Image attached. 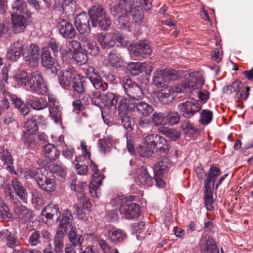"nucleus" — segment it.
I'll use <instances>...</instances> for the list:
<instances>
[{
    "instance_id": "obj_1",
    "label": "nucleus",
    "mask_w": 253,
    "mask_h": 253,
    "mask_svg": "<svg viewBox=\"0 0 253 253\" xmlns=\"http://www.w3.org/2000/svg\"><path fill=\"white\" fill-rule=\"evenodd\" d=\"M135 197L130 196L126 197H117L112 201L113 206L118 210L121 214L127 219L137 218L140 215V207L138 204L133 203Z\"/></svg>"
},
{
    "instance_id": "obj_2",
    "label": "nucleus",
    "mask_w": 253,
    "mask_h": 253,
    "mask_svg": "<svg viewBox=\"0 0 253 253\" xmlns=\"http://www.w3.org/2000/svg\"><path fill=\"white\" fill-rule=\"evenodd\" d=\"M24 176L27 179H34L39 187L45 192L50 193L56 188L54 179L48 176V171L44 169H37L34 170L27 169L24 172Z\"/></svg>"
},
{
    "instance_id": "obj_3",
    "label": "nucleus",
    "mask_w": 253,
    "mask_h": 253,
    "mask_svg": "<svg viewBox=\"0 0 253 253\" xmlns=\"http://www.w3.org/2000/svg\"><path fill=\"white\" fill-rule=\"evenodd\" d=\"M88 14L93 27L99 26L103 30H107L110 27L111 21L102 5L92 6L88 10Z\"/></svg>"
},
{
    "instance_id": "obj_4",
    "label": "nucleus",
    "mask_w": 253,
    "mask_h": 253,
    "mask_svg": "<svg viewBox=\"0 0 253 253\" xmlns=\"http://www.w3.org/2000/svg\"><path fill=\"white\" fill-rule=\"evenodd\" d=\"M205 84L204 80L200 76H186L181 84L174 86V90L177 93H185L188 91H195Z\"/></svg>"
},
{
    "instance_id": "obj_5",
    "label": "nucleus",
    "mask_w": 253,
    "mask_h": 253,
    "mask_svg": "<svg viewBox=\"0 0 253 253\" xmlns=\"http://www.w3.org/2000/svg\"><path fill=\"white\" fill-rule=\"evenodd\" d=\"M250 90V87L245 86L241 82L238 81L233 82L223 88V91L226 94H230L236 92V99L239 101L246 100L249 95Z\"/></svg>"
},
{
    "instance_id": "obj_6",
    "label": "nucleus",
    "mask_w": 253,
    "mask_h": 253,
    "mask_svg": "<svg viewBox=\"0 0 253 253\" xmlns=\"http://www.w3.org/2000/svg\"><path fill=\"white\" fill-rule=\"evenodd\" d=\"M126 94L131 99L129 100L141 99L143 92L140 85L129 78H124L122 81Z\"/></svg>"
},
{
    "instance_id": "obj_7",
    "label": "nucleus",
    "mask_w": 253,
    "mask_h": 253,
    "mask_svg": "<svg viewBox=\"0 0 253 253\" xmlns=\"http://www.w3.org/2000/svg\"><path fill=\"white\" fill-rule=\"evenodd\" d=\"M29 86L31 91L38 94H45L48 91L47 85L44 84L43 78L39 71L32 72L29 79Z\"/></svg>"
},
{
    "instance_id": "obj_8",
    "label": "nucleus",
    "mask_w": 253,
    "mask_h": 253,
    "mask_svg": "<svg viewBox=\"0 0 253 253\" xmlns=\"http://www.w3.org/2000/svg\"><path fill=\"white\" fill-rule=\"evenodd\" d=\"M127 99L124 98L119 102L118 107V115L122 122V125L124 128L128 131L133 129L134 126L133 119L128 115L130 110L127 106Z\"/></svg>"
},
{
    "instance_id": "obj_9",
    "label": "nucleus",
    "mask_w": 253,
    "mask_h": 253,
    "mask_svg": "<svg viewBox=\"0 0 253 253\" xmlns=\"http://www.w3.org/2000/svg\"><path fill=\"white\" fill-rule=\"evenodd\" d=\"M202 106L198 102L186 101L185 102L180 103L177 106V109L182 116L185 118H190L195 113L199 112Z\"/></svg>"
},
{
    "instance_id": "obj_10",
    "label": "nucleus",
    "mask_w": 253,
    "mask_h": 253,
    "mask_svg": "<svg viewBox=\"0 0 253 253\" xmlns=\"http://www.w3.org/2000/svg\"><path fill=\"white\" fill-rule=\"evenodd\" d=\"M24 61L31 67H37L40 59V48L37 44H31L22 53Z\"/></svg>"
},
{
    "instance_id": "obj_11",
    "label": "nucleus",
    "mask_w": 253,
    "mask_h": 253,
    "mask_svg": "<svg viewBox=\"0 0 253 253\" xmlns=\"http://www.w3.org/2000/svg\"><path fill=\"white\" fill-rule=\"evenodd\" d=\"M127 106L131 112H136L143 117L149 116L154 111L153 107L144 101H133L127 99Z\"/></svg>"
},
{
    "instance_id": "obj_12",
    "label": "nucleus",
    "mask_w": 253,
    "mask_h": 253,
    "mask_svg": "<svg viewBox=\"0 0 253 253\" xmlns=\"http://www.w3.org/2000/svg\"><path fill=\"white\" fill-rule=\"evenodd\" d=\"M160 135L157 134H151L147 135L145 138L144 145L141 150L143 154H141V157H149L154 153L156 149V144L159 141Z\"/></svg>"
},
{
    "instance_id": "obj_13",
    "label": "nucleus",
    "mask_w": 253,
    "mask_h": 253,
    "mask_svg": "<svg viewBox=\"0 0 253 253\" xmlns=\"http://www.w3.org/2000/svg\"><path fill=\"white\" fill-rule=\"evenodd\" d=\"M78 75L72 68L62 70L60 72L58 77L59 84L63 88L68 89Z\"/></svg>"
},
{
    "instance_id": "obj_14",
    "label": "nucleus",
    "mask_w": 253,
    "mask_h": 253,
    "mask_svg": "<svg viewBox=\"0 0 253 253\" xmlns=\"http://www.w3.org/2000/svg\"><path fill=\"white\" fill-rule=\"evenodd\" d=\"M41 237L48 242L51 241L52 235L46 230H42L41 232L39 230L33 231L28 239V242L31 247H36L41 243Z\"/></svg>"
},
{
    "instance_id": "obj_15",
    "label": "nucleus",
    "mask_w": 253,
    "mask_h": 253,
    "mask_svg": "<svg viewBox=\"0 0 253 253\" xmlns=\"http://www.w3.org/2000/svg\"><path fill=\"white\" fill-rule=\"evenodd\" d=\"M75 25L80 34H87L90 33L91 27L89 19L85 13H80L76 16Z\"/></svg>"
},
{
    "instance_id": "obj_16",
    "label": "nucleus",
    "mask_w": 253,
    "mask_h": 253,
    "mask_svg": "<svg viewBox=\"0 0 253 253\" xmlns=\"http://www.w3.org/2000/svg\"><path fill=\"white\" fill-rule=\"evenodd\" d=\"M87 188V185L86 182H82L78 184L72 183L71 185V189L77 192L76 195L78 200L83 202V206H85L87 209L90 208L91 205L88 198L85 195L84 191Z\"/></svg>"
},
{
    "instance_id": "obj_17",
    "label": "nucleus",
    "mask_w": 253,
    "mask_h": 253,
    "mask_svg": "<svg viewBox=\"0 0 253 253\" xmlns=\"http://www.w3.org/2000/svg\"><path fill=\"white\" fill-rule=\"evenodd\" d=\"M86 77L90 81L94 87L97 89L105 91L108 88V84L104 82L101 77L98 76L92 67H89L86 71Z\"/></svg>"
},
{
    "instance_id": "obj_18",
    "label": "nucleus",
    "mask_w": 253,
    "mask_h": 253,
    "mask_svg": "<svg viewBox=\"0 0 253 253\" xmlns=\"http://www.w3.org/2000/svg\"><path fill=\"white\" fill-rule=\"evenodd\" d=\"M24 49V45L22 42L19 41L12 44L7 49L6 58L12 61H16L22 54Z\"/></svg>"
},
{
    "instance_id": "obj_19",
    "label": "nucleus",
    "mask_w": 253,
    "mask_h": 253,
    "mask_svg": "<svg viewBox=\"0 0 253 253\" xmlns=\"http://www.w3.org/2000/svg\"><path fill=\"white\" fill-rule=\"evenodd\" d=\"M131 53L136 56L144 57L145 55H149L152 49L146 42L135 43L131 45Z\"/></svg>"
},
{
    "instance_id": "obj_20",
    "label": "nucleus",
    "mask_w": 253,
    "mask_h": 253,
    "mask_svg": "<svg viewBox=\"0 0 253 253\" xmlns=\"http://www.w3.org/2000/svg\"><path fill=\"white\" fill-rule=\"evenodd\" d=\"M60 34L65 39L74 38L76 35L75 29L72 24L65 21L62 20L58 25Z\"/></svg>"
},
{
    "instance_id": "obj_21",
    "label": "nucleus",
    "mask_w": 253,
    "mask_h": 253,
    "mask_svg": "<svg viewBox=\"0 0 253 253\" xmlns=\"http://www.w3.org/2000/svg\"><path fill=\"white\" fill-rule=\"evenodd\" d=\"M136 176L135 182L140 186L149 185L151 177L148 173L147 169L143 166L138 167L136 170Z\"/></svg>"
},
{
    "instance_id": "obj_22",
    "label": "nucleus",
    "mask_w": 253,
    "mask_h": 253,
    "mask_svg": "<svg viewBox=\"0 0 253 253\" xmlns=\"http://www.w3.org/2000/svg\"><path fill=\"white\" fill-rule=\"evenodd\" d=\"M59 209L58 205L49 204L44 207L41 214L47 219L55 220L56 221H58L61 215Z\"/></svg>"
},
{
    "instance_id": "obj_23",
    "label": "nucleus",
    "mask_w": 253,
    "mask_h": 253,
    "mask_svg": "<svg viewBox=\"0 0 253 253\" xmlns=\"http://www.w3.org/2000/svg\"><path fill=\"white\" fill-rule=\"evenodd\" d=\"M106 234L107 239L115 244L122 242L126 237V233L122 230L115 227H110Z\"/></svg>"
},
{
    "instance_id": "obj_24",
    "label": "nucleus",
    "mask_w": 253,
    "mask_h": 253,
    "mask_svg": "<svg viewBox=\"0 0 253 253\" xmlns=\"http://www.w3.org/2000/svg\"><path fill=\"white\" fill-rule=\"evenodd\" d=\"M116 37L115 33H109L104 35L101 33L98 35L97 40L102 48L108 49L115 45Z\"/></svg>"
},
{
    "instance_id": "obj_25",
    "label": "nucleus",
    "mask_w": 253,
    "mask_h": 253,
    "mask_svg": "<svg viewBox=\"0 0 253 253\" xmlns=\"http://www.w3.org/2000/svg\"><path fill=\"white\" fill-rule=\"evenodd\" d=\"M11 16L13 32L15 34L23 32L28 25L27 19L21 15H14L12 14Z\"/></svg>"
},
{
    "instance_id": "obj_26",
    "label": "nucleus",
    "mask_w": 253,
    "mask_h": 253,
    "mask_svg": "<svg viewBox=\"0 0 253 253\" xmlns=\"http://www.w3.org/2000/svg\"><path fill=\"white\" fill-rule=\"evenodd\" d=\"M69 240L70 244H67L72 247H79L80 250H82V245L84 241V239L82 235L77 233V228L72 226L71 230L68 235Z\"/></svg>"
},
{
    "instance_id": "obj_27",
    "label": "nucleus",
    "mask_w": 253,
    "mask_h": 253,
    "mask_svg": "<svg viewBox=\"0 0 253 253\" xmlns=\"http://www.w3.org/2000/svg\"><path fill=\"white\" fill-rule=\"evenodd\" d=\"M0 159L3 162L4 166H6L7 169L12 173L13 171V159L8 149L0 147Z\"/></svg>"
},
{
    "instance_id": "obj_28",
    "label": "nucleus",
    "mask_w": 253,
    "mask_h": 253,
    "mask_svg": "<svg viewBox=\"0 0 253 253\" xmlns=\"http://www.w3.org/2000/svg\"><path fill=\"white\" fill-rule=\"evenodd\" d=\"M67 232L57 230L53 238V250L55 253H62L64 250V239Z\"/></svg>"
},
{
    "instance_id": "obj_29",
    "label": "nucleus",
    "mask_w": 253,
    "mask_h": 253,
    "mask_svg": "<svg viewBox=\"0 0 253 253\" xmlns=\"http://www.w3.org/2000/svg\"><path fill=\"white\" fill-rule=\"evenodd\" d=\"M220 174L219 168L213 165L211 166L209 169L208 175L204 181L205 187L213 188L217 176Z\"/></svg>"
},
{
    "instance_id": "obj_30",
    "label": "nucleus",
    "mask_w": 253,
    "mask_h": 253,
    "mask_svg": "<svg viewBox=\"0 0 253 253\" xmlns=\"http://www.w3.org/2000/svg\"><path fill=\"white\" fill-rule=\"evenodd\" d=\"M1 235L6 240V245L8 248H14L20 245V242L14 234L6 229L1 231Z\"/></svg>"
},
{
    "instance_id": "obj_31",
    "label": "nucleus",
    "mask_w": 253,
    "mask_h": 253,
    "mask_svg": "<svg viewBox=\"0 0 253 253\" xmlns=\"http://www.w3.org/2000/svg\"><path fill=\"white\" fill-rule=\"evenodd\" d=\"M127 0H120L118 4H115L111 8V13L114 16L122 14H126L129 11V6L127 4Z\"/></svg>"
},
{
    "instance_id": "obj_32",
    "label": "nucleus",
    "mask_w": 253,
    "mask_h": 253,
    "mask_svg": "<svg viewBox=\"0 0 253 253\" xmlns=\"http://www.w3.org/2000/svg\"><path fill=\"white\" fill-rule=\"evenodd\" d=\"M43 152L46 158L49 161H55L59 158L60 152L58 150L56 147L53 144L48 143L43 146Z\"/></svg>"
},
{
    "instance_id": "obj_33",
    "label": "nucleus",
    "mask_w": 253,
    "mask_h": 253,
    "mask_svg": "<svg viewBox=\"0 0 253 253\" xmlns=\"http://www.w3.org/2000/svg\"><path fill=\"white\" fill-rule=\"evenodd\" d=\"M118 100L119 96L116 94L108 92L104 95V106H107L112 111L116 110Z\"/></svg>"
},
{
    "instance_id": "obj_34",
    "label": "nucleus",
    "mask_w": 253,
    "mask_h": 253,
    "mask_svg": "<svg viewBox=\"0 0 253 253\" xmlns=\"http://www.w3.org/2000/svg\"><path fill=\"white\" fill-rule=\"evenodd\" d=\"M49 111L50 116L55 123H61V107L58 103L53 102L49 104Z\"/></svg>"
},
{
    "instance_id": "obj_35",
    "label": "nucleus",
    "mask_w": 253,
    "mask_h": 253,
    "mask_svg": "<svg viewBox=\"0 0 253 253\" xmlns=\"http://www.w3.org/2000/svg\"><path fill=\"white\" fill-rule=\"evenodd\" d=\"M15 108H17L20 112L24 116H26L30 112V109L27 104H24L20 98L15 95H9Z\"/></svg>"
},
{
    "instance_id": "obj_36",
    "label": "nucleus",
    "mask_w": 253,
    "mask_h": 253,
    "mask_svg": "<svg viewBox=\"0 0 253 253\" xmlns=\"http://www.w3.org/2000/svg\"><path fill=\"white\" fill-rule=\"evenodd\" d=\"M11 185L16 194L20 199L22 200H26L27 199V193L26 190L17 178H14L12 180Z\"/></svg>"
},
{
    "instance_id": "obj_37",
    "label": "nucleus",
    "mask_w": 253,
    "mask_h": 253,
    "mask_svg": "<svg viewBox=\"0 0 253 253\" xmlns=\"http://www.w3.org/2000/svg\"><path fill=\"white\" fill-rule=\"evenodd\" d=\"M72 219L73 216L71 211L67 209L65 210L63 212L61 219L57 227V230L67 232V225L70 222Z\"/></svg>"
},
{
    "instance_id": "obj_38",
    "label": "nucleus",
    "mask_w": 253,
    "mask_h": 253,
    "mask_svg": "<svg viewBox=\"0 0 253 253\" xmlns=\"http://www.w3.org/2000/svg\"><path fill=\"white\" fill-rule=\"evenodd\" d=\"M55 59L51 56L50 51L43 48L42 54V64L46 68H51L54 65Z\"/></svg>"
},
{
    "instance_id": "obj_39",
    "label": "nucleus",
    "mask_w": 253,
    "mask_h": 253,
    "mask_svg": "<svg viewBox=\"0 0 253 253\" xmlns=\"http://www.w3.org/2000/svg\"><path fill=\"white\" fill-rule=\"evenodd\" d=\"M153 83L158 88L165 87L167 86V84L168 82L166 80L162 70H157L154 73Z\"/></svg>"
},
{
    "instance_id": "obj_40",
    "label": "nucleus",
    "mask_w": 253,
    "mask_h": 253,
    "mask_svg": "<svg viewBox=\"0 0 253 253\" xmlns=\"http://www.w3.org/2000/svg\"><path fill=\"white\" fill-rule=\"evenodd\" d=\"M29 104L34 109L37 110L43 109L47 106V102L43 97L31 99Z\"/></svg>"
},
{
    "instance_id": "obj_41",
    "label": "nucleus",
    "mask_w": 253,
    "mask_h": 253,
    "mask_svg": "<svg viewBox=\"0 0 253 253\" xmlns=\"http://www.w3.org/2000/svg\"><path fill=\"white\" fill-rule=\"evenodd\" d=\"M129 12L131 13L132 19L134 21L138 24L142 22L143 16L142 13L141 8L138 5L132 7L131 5L129 6Z\"/></svg>"
},
{
    "instance_id": "obj_42",
    "label": "nucleus",
    "mask_w": 253,
    "mask_h": 253,
    "mask_svg": "<svg viewBox=\"0 0 253 253\" xmlns=\"http://www.w3.org/2000/svg\"><path fill=\"white\" fill-rule=\"evenodd\" d=\"M212 189V188L205 187V205L209 211H212L213 209L212 206L213 203Z\"/></svg>"
},
{
    "instance_id": "obj_43",
    "label": "nucleus",
    "mask_w": 253,
    "mask_h": 253,
    "mask_svg": "<svg viewBox=\"0 0 253 253\" xmlns=\"http://www.w3.org/2000/svg\"><path fill=\"white\" fill-rule=\"evenodd\" d=\"M83 43L84 46L86 48L85 50H87L90 55L96 56L99 53V47L94 42L86 39L83 42Z\"/></svg>"
},
{
    "instance_id": "obj_44",
    "label": "nucleus",
    "mask_w": 253,
    "mask_h": 253,
    "mask_svg": "<svg viewBox=\"0 0 253 253\" xmlns=\"http://www.w3.org/2000/svg\"><path fill=\"white\" fill-rule=\"evenodd\" d=\"M83 158L82 156H77L74 162L77 173L80 175L85 174L87 172V167L82 162Z\"/></svg>"
},
{
    "instance_id": "obj_45",
    "label": "nucleus",
    "mask_w": 253,
    "mask_h": 253,
    "mask_svg": "<svg viewBox=\"0 0 253 253\" xmlns=\"http://www.w3.org/2000/svg\"><path fill=\"white\" fill-rule=\"evenodd\" d=\"M14 78L19 85L26 86L27 84L29 85L30 78L24 71H19L14 76Z\"/></svg>"
},
{
    "instance_id": "obj_46",
    "label": "nucleus",
    "mask_w": 253,
    "mask_h": 253,
    "mask_svg": "<svg viewBox=\"0 0 253 253\" xmlns=\"http://www.w3.org/2000/svg\"><path fill=\"white\" fill-rule=\"evenodd\" d=\"M14 213L19 218L26 221L29 218V210L23 205H17L14 208Z\"/></svg>"
},
{
    "instance_id": "obj_47",
    "label": "nucleus",
    "mask_w": 253,
    "mask_h": 253,
    "mask_svg": "<svg viewBox=\"0 0 253 253\" xmlns=\"http://www.w3.org/2000/svg\"><path fill=\"white\" fill-rule=\"evenodd\" d=\"M73 58L81 65L86 63L88 60L86 51L82 49L74 52L73 54Z\"/></svg>"
},
{
    "instance_id": "obj_48",
    "label": "nucleus",
    "mask_w": 253,
    "mask_h": 253,
    "mask_svg": "<svg viewBox=\"0 0 253 253\" xmlns=\"http://www.w3.org/2000/svg\"><path fill=\"white\" fill-rule=\"evenodd\" d=\"M160 130L163 134L173 141L177 140L180 136V133L174 129L161 127L160 128Z\"/></svg>"
},
{
    "instance_id": "obj_49",
    "label": "nucleus",
    "mask_w": 253,
    "mask_h": 253,
    "mask_svg": "<svg viewBox=\"0 0 253 253\" xmlns=\"http://www.w3.org/2000/svg\"><path fill=\"white\" fill-rule=\"evenodd\" d=\"M170 165V162L168 158H162L155 165V170L162 173L167 170Z\"/></svg>"
},
{
    "instance_id": "obj_50",
    "label": "nucleus",
    "mask_w": 253,
    "mask_h": 253,
    "mask_svg": "<svg viewBox=\"0 0 253 253\" xmlns=\"http://www.w3.org/2000/svg\"><path fill=\"white\" fill-rule=\"evenodd\" d=\"M37 116L33 117L32 118L29 119L24 123V127L26 129V131L28 134H32L38 129V126L35 121H36Z\"/></svg>"
},
{
    "instance_id": "obj_51",
    "label": "nucleus",
    "mask_w": 253,
    "mask_h": 253,
    "mask_svg": "<svg viewBox=\"0 0 253 253\" xmlns=\"http://www.w3.org/2000/svg\"><path fill=\"white\" fill-rule=\"evenodd\" d=\"M91 101L92 104L100 109L104 106V95L102 96L100 91H96L92 93Z\"/></svg>"
},
{
    "instance_id": "obj_52",
    "label": "nucleus",
    "mask_w": 253,
    "mask_h": 253,
    "mask_svg": "<svg viewBox=\"0 0 253 253\" xmlns=\"http://www.w3.org/2000/svg\"><path fill=\"white\" fill-rule=\"evenodd\" d=\"M107 60L113 67L117 68L121 66V57L119 54L114 51H111L109 52Z\"/></svg>"
},
{
    "instance_id": "obj_53",
    "label": "nucleus",
    "mask_w": 253,
    "mask_h": 253,
    "mask_svg": "<svg viewBox=\"0 0 253 253\" xmlns=\"http://www.w3.org/2000/svg\"><path fill=\"white\" fill-rule=\"evenodd\" d=\"M162 70L164 72L166 80L168 82L170 81L176 80L180 78L179 73L174 69H166Z\"/></svg>"
},
{
    "instance_id": "obj_54",
    "label": "nucleus",
    "mask_w": 253,
    "mask_h": 253,
    "mask_svg": "<svg viewBox=\"0 0 253 253\" xmlns=\"http://www.w3.org/2000/svg\"><path fill=\"white\" fill-rule=\"evenodd\" d=\"M90 168L92 169L93 172H94L92 174L93 182L97 185H100L102 183V181L104 178V176L97 172L98 169L97 166L92 161H91L90 163Z\"/></svg>"
},
{
    "instance_id": "obj_55",
    "label": "nucleus",
    "mask_w": 253,
    "mask_h": 253,
    "mask_svg": "<svg viewBox=\"0 0 253 253\" xmlns=\"http://www.w3.org/2000/svg\"><path fill=\"white\" fill-rule=\"evenodd\" d=\"M85 235L87 237V240H90L93 242H96L100 237L97 234L96 229L92 226H87L85 227Z\"/></svg>"
},
{
    "instance_id": "obj_56",
    "label": "nucleus",
    "mask_w": 253,
    "mask_h": 253,
    "mask_svg": "<svg viewBox=\"0 0 253 253\" xmlns=\"http://www.w3.org/2000/svg\"><path fill=\"white\" fill-rule=\"evenodd\" d=\"M201 114V119L200 122L201 124L207 125L209 124L212 119V113L208 110H203L202 111Z\"/></svg>"
},
{
    "instance_id": "obj_57",
    "label": "nucleus",
    "mask_w": 253,
    "mask_h": 253,
    "mask_svg": "<svg viewBox=\"0 0 253 253\" xmlns=\"http://www.w3.org/2000/svg\"><path fill=\"white\" fill-rule=\"evenodd\" d=\"M219 251L212 239H209L206 244L205 249L202 253H218Z\"/></svg>"
},
{
    "instance_id": "obj_58",
    "label": "nucleus",
    "mask_w": 253,
    "mask_h": 253,
    "mask_svg": "<svg viewBox=\"0 0 253 253\" xmlns=\"http://www.w3.org/2000/svg\"><path fill=\"white\" fill-rule=\"evenodd\" d=\"M72 84V87L74 91L79 94H82L84 91V88L83 82L80 79V76L78 75Z\"/></svg>"
},
{
    "instance_id": "obj_59",
    "label": "nucleus",
    "mask_w": 253,
    "mask_h": 253,
    "mask_svg": "<svg viewBox=\"0 0 253 253\" xmlns=\"http://www.w3.org/2000/svg\"><path fill=\"white\" fill-rule=\"evenodd\" d=\"M166 117L168 123L171 125L178 124L181 118L180 115L176 112L168 113Z\"/></svg>"
},
{
    "instance_id": "obj_60",
    "label": "nucleus",
    "mask_w": 253,
    "mask_h": 253,
    "mask_svg": "<svg viewBox=\"0 0 253 253\" xmlns=\"http://www.w3.org/2000/svg\"><path fill=\"white\" fill-rule=\"evenodd\" d=\"M195 93L197 95L200 100L203 103H205L210 97V93L206 89L201 88V86L199 87L195 91Z\"/></svg>"
},
{
    "instance_id": "obj_61",
    "label": "nucleus",
    "mask_w": 253,
    "mask_h": 253,
    "mask_svg": "<svg viewBox=\"0 0 253 253\" xmlns=\"http://www.w3.org/2000/svg\"><path fill=\"white\" fill-rule=\"evenodd\" d=\"M23 139L25 146L28 149L34 150L37 148V142L33 136L26 135Z\"/></svg>"
},
{
    "instance_id": "obj_62",
    "label": "nucleus",
    "mask_w": 253,
    "mask_h": 253,
    "mask_svg": "<svg viewBox=\"0 0 253 253\" xmlns=\"http://www.w3.org/2000/svg\"><path fill=\"white\" fill-rule=\"evenodd\" d=\"M128 14L129 11H127L126 14H122L118 16V23L121 28L125 29L129 28L130 23Z\"/></svg>"
},
{
    "instance_id": "obj_63",
    "label": "nucleus",
    "mask_w": 253,
    "mask_h": 253,
    "mask_svg": "<svg viewBox=\"0 0 253 253\" xmlns=\"http://www.w3.org/2000/svg\"><path fill=\"white\" fill-rule=\"evenodd\" d=\"M159 141H158V143L156 144V149L155 151L159 150L160 152H162L164 154H167L168 151V147L166 145L167 141L163 137L160 135Z\"/></svg>"
},
{
    "instance_id": "obj_64",
    "label": "nucleus",
    "mask_w": 253,
    "mask_h": 253,
    "mask_svg": "<svg viewBox=\"0 0 253 253\" xmlns=\"http://www.w3.org/2000/svg\"><path fill=\"white\" fill-rule=\"evenodd\" d=\"M26 3L23 0H15L12 4V9L16 12H24Z\"/></svg>"
}]
</instances>
